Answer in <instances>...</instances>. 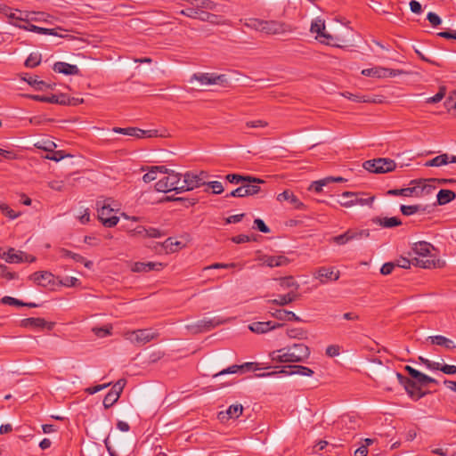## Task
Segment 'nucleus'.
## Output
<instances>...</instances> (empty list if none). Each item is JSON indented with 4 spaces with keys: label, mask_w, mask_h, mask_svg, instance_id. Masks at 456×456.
<instances>
[{
    "label": "nucleus",
    "mask_w": 456,
    "mask_h": 456,
    "mask_svg": "<svg viewBox=\"0 0 456 456\" xmlns=\"http://www.w3.org/2000/svg\"><path fill=\"white\" fill-rule=\"evenodd\" d=\"M12 25H13L15 27H18L20 28L28 30V31L37 33V34L59 36L54 28H41V27H38V26H36V25H33V24H29L28 26H25V25H21V24H19V23H15V22H12Z\"/></svg>",
    "instance_id": "cd10ccee"
},
{
    "label": "nucleus",
    "mask_w": 456,
    "mask_h": 456,
    "mask_svg": "<svg viewBox=\"0 0 456 456\" xmlns=\"http://www.w3.org/2000/svg\"><path fill=\"white\" fill-rule=\"evenodd\" d=\"M158 333L151 330L142 329L134 331H128L125 334L126 339L135 346H143L158 337Z\"/></svg>",
    "instance_id": "0eeeda50"
},
{
    "label": "nucleus",
    "mask_w": 456,
    "mask_h": 456,
    "mask_svg": "<svg viewBox=\"0 0 456 456\" xmlns=\"http://www.w3.org/2000/svg\"><path fill=\"white\" fill-rule=\"evenodd\" d=\"M427 20L433 27H437L442 23L441 18L435 12H430L427 15Z\"/></svg>",
    "instance_id": "774afa93"
},
{
    "label": "nucleus",
    "mask_w": 456,
    "mask_h": 456,
    "mask_svg": "<svg viewBox=\"0 0 456 456\" xmlns=\"http://www.w3.org/2000/svg\"><path fill=\"white\" fill-rule=\"evenodd\" d=\"M206 183L202 181L200 175H196L194 173L187 172L183 175V180H181V185L178 188L182 192L191 191L195 188H199L205 185Z\"/></svg>",
    "instance_id": "9b49d317"
},
{
    "label": "nucleus",
    "mask_w": 456,
    "mask_h": 456,
    "mask_svg": "<svg viewBox=\"0 0 456 456\" xmlns=\"http://www.w3.org/2000/svg\"><path fill=\"white\" fill-rule=\"evenodd\" d=\"M335 426L338 429L343 431V435H346L350 434V431L355 430L359 425L356 418L349 415H343L335 423Z\"/></svg>",
    "instance_id": "2eb2a0df"
},
{
    "label": "nucleus",
    "mask_w": 456,
    "mask_h": 456,
    "mask_svg": "<svg viewBox=\"0 0 456 456\" xmlns=\"http://www.w3.org/2000/svg\"><path fill=\"white\" fill-rule=\"evenodd\" d=\"M327 180L328 179L323 178V179L313 182L309 187V190H314L316 192H321L322 191V187L328 184Z\"/></svg>",
    "instance_id": "0e129e2a"
},
{
    "label": "nucleus",
    "mask_w": 456,
    "mask_h": 456,
    "mask_svg": "<svg viewBox=\"0 0 456 456\" xmlns=\"http://www.w3.org/2000/svg\"><path fill=\"white\" fill-rule=\"evenodd\" d=\"M197 80L202 85H223L227 83V77L224 74L216 75L215 73H199L193 74L191 80Z\"/></svg>",
    "instance_id": "f8f14e48"
},
{
    "label": "nucleus",
    "mask_w": 456,
    "mask_h": 456,
    "mask_svg": "<svg viewBox=\"0 0 456 456\" xmlns=\"http://www.w3.org/2000/svg\"><path fill=\"white\" fill-rule=\"evenodd\" d=\"M362 195L363 193L360 192L344 191L341 196L345 200H340L339 204L345 208H350L355 205L370 206L375 198L373 196L363 198Z\"/></svg>",
    "instance_id": "6e6552de"
},
{
    "label": "nucleus",
    "mask_w": 456,
    "mask_h": 456,
    "mask_svg": "<svg viewBox=\"0 0 456 456\" xmlns=\"http://www.w3.org/2000/svg\"><path fill=\"white\" fill-rule=\"evenodd\" d=\"M268 126V123L262 119L250 120L245 123L247 128H265Z\"/></svg>",
    "instance_id": "5fc2aeb1"
},
{
    "label": "nucleus",
    "mask_w": 456,
    "mask_h": 456,
    "mask_svg": "<svg viewBox=\"0 0 456 456\" xmlns=\"http://www.w3.org/2000/svg\"><path fill=\"white\" fill-rule=\"evenodd\" d=\"M298 297L299 294L297 292L290 290L287 294L279 295L278 298L269 300L268 302L277 305L284 306L296 301L297 299H298Z\"/></svg>",
    "instance_id": "c756f323"
},
{
    "label": "nucleus",
    "mask_w": 456,
    "mask_h": 456,
    "mask_svg": "<svg viewBox=\"0 0 456 456\" xmlns=\"http://www.w3.org/2000/svg\"><path fill=\"white\" fill-rule=\"evenodd\" d=\"M310 349L304 344H294L270 353L272 361L276 362H301L308 359Z\"/></svg>",
    "instance_id": "f257e3e1"
},
{
    "label": "nucleus",
    "mask_w": 456,
    "mask_h": 456,
    "mask_svg": "<svg viewBox=\"0 0 456 456\" xmlns=\"http://www.w3.org/2000/svg\"><path fill=\"white\" fill-rule=\"evenodd\" d=\"M415 263H413L414 265L419 266L422 268H441L444 265V262H441L439 259H419L415 257L414 258Z\"/></svg>",
    "instance_id": "4c0bfd02"
},
{
    "label": "nucleus",
    "mask_w": 456,
    "mask_h": 456,
    "mask_svg": "<svg viewBox=\"0 0 456 456\" xmlns=\"http://www.w3.org/2000/svg\"><path fill=\"white\" fill-rule=\"evenodd\" d=\"M282 326H283V324H281V323L273 322H271V321H268V322H255L251 323L248 326V329L252 332H255V333H257V334H262V333H265V332H267L269 330H274V329H277V328H281Z\"/></svg>",
    "instance_id": "a211bd4d"
},
{
    "label": "nucleus",
    "mask_w": 456,
    "mask_h": 456,
    "mask_svg": "<svg viewBox=\"0 0 456 456\" xmlns=\"http://www.w3.org/2000/svg\"><path fill=\"white\" fill-rule=\"evenodd\" d=\"M264 180L260 182H242L246 196H253L260 192L261 189L259 184L264 183Z\"/></svg>",
    "instance_id": "ea45409f"
},
{
    "label": "nucleus",
    "mask_w": 456,
    "mask_h": 456,
    "mask_svg": "<svg viewBox=\"0 0 456 456\" xmlns=\"http://www.w3.org/2000/svg\"><path fill=\"white\" fill-rule=\"evenodd\" d=\"M412 186L402 189H391L387 191L389 196L403 197H421L424 194H429L435 189V185L424 183V180H412Z\"/></svg>",
    "instance_id": "7ed1b4c3"
},
{
    "label": "nucleus",
    "mask_w": 456,
    "mask_h": 456,
    "mask_svg": "<svg viewBox=\"0 0 456 456\" xmlns=\"http://www.w3.org/2000/svg\"><path fill=\"white\" fill-rule=\"evenodd\" d=\"M389 373L391 376L396 377L411 399L417 401L428 394L427 391L422 390V387L414 379L407 378L399 372L389 371Z\"/></svg>",
    "instance_id": "39448f33"
},
{
    "label": "nucleus",
    "mask_w": 456,
    "mask_h": 456,
    "mask_svg": "<svg viewBox=\"0 0 456 456\" xmlns=\"http://www.w3.org/2000/svg\"><path fill=\"white\" fill-rule=\"evenodd\" d=\"M456 163V156H449L446 153L440 154L432 159L428 160L424 166L425 167H441L446 165L448 163Z\"/></svg>",
    "instance_id": "393cba45"
},
{
    "label": "nucleus",
    "mask_w": 456,
    "mask_h": 456,
    "mask_svg": "<svg viewBox=\"0 0 456 456\" xmlns=\"http://www.w3.org/2000/svg\"><path fill=\"white\" fill-rule=\"evenodd\" d=\"M362 166L367 171L375 174L388 173L396 167V164L393 159L385 158L367 160Z\"/></svg>",
    "instance_id": "423d86ee"
},
{
    "label": "nucleus",
    "mask_w": 456,
    "mask_h": 456,
    "mask_svg": "<svg viewBox=\"0 0 456 456\" xmlns=\"http://www.w3.org/2000/svg\"><path fill=\"white\" fill-rule=\"evenodd\" d=\"M242 405L236 403L230 405L227 410L220 411L217 417L221 422L225 423L230 419H238L242 414Z\"/></svg>",
    "instance_id": "dca6fc26"
},
{
    "label": "nucleus",
    "mask_w": 456,
    "mask_h": 456,
    "mask_svg": "<svg viewBox=\"0 0 456 456\" xmlns=\"http://www.w3.org/2000/svg\"><path fill=\"white\" fill-rule=\"evenodd\" d=\"M289 370H287L285 368H282L279 371H272L267 373H262L257 374V377L264 378V377H271V376H276L278 374H284V375H302V376H312L314 374V370H311L308 367L302 366V365H294V366H289L288 367Z\"/></svg>",
    "instance_id": "9d476101"
},
{
    "label": "nucleus",
    "mask_w": 456,
    "mask_h": 456,
    "mask_svg": "<svg viewBox=\"0 0 456 456\" xmlns=\"http://www.w3.org/2000/svg\"><path fill=\"white\" fill-rule=\"evenodd\" d=\"M315 38L322 44L329 45H335V37L327 33L326 30H322V32L318 33L315 37Z\"/></svg>",
    "instance_id": "c03bdc74"
},
{
    "label": "nucleus",
    "mask_w": 456,
    "mask_h": 456,
    "mask_svg": "<svg viewBox=\"0 0 456 456\" xmlns=\"http://www.w3.org/2000/svg\"><path fill=\"white\" fill-rule=\"evenodd\" d=\"M419 209H420V206H419V205H411V206L402 205L400 208L402 214L404 216H411V215L419 212Z\"/></svg>",
    "instance_id": "603ef678"
},
{
    "label": "nucleus",
    "mask_w": 456,
    "mask_h": 456,
    "mask_svg": "<svg viewBox=\"0 0 456 456\" xmlns=\"http://www.w3.org/2000/svg\"><path fill=\"white\" fill-rule=\"evenodd\" d=\"M207 21L211 23V24H214V25H225V24H227L226 20L223 16L213 14V13L209 14L208 20Z\"/></svg>",
    "instance_id": "bf43d9fd"
},
{
    "label": "nucleus",
    "mask_w": 456,
    "mask_h": 456,
    "mask_svg": "<svg viewBox=\"0 0 456 456\" xmlns=\"http://www.w3.org/2000/svg\"><path fill=\"white\" fill-rule=\"evenodd\" d=\"M158 174L154 170L153 167H148V172L143 175L142 180L144 183H150L151 181H154L158 178Z\"/></svg>",
    "instance_id": "69168bd1"
},
{
    "label": "nucleus",
    "mask_w": 456,
    "mask_h": 456,
    "mask_svg": "<svg viewBox=\"0 0 456 456\" xmlns=\"http://www.w3.org/2000/svg\"><path fill=\"white\" fill-rule=\"evenodd\" d=\"M119 399V395L114 393H108L103 399V406L105 409H109L113 406L118 400Z\"/></svg>",
    "instance_id": "de8ad7c7"
},
{
    "label": "nucleus",
    "mask_w": 456,
    "mask_h": 456,
    "mask_svg": "<svg viewBox=\"0 0 456 456\" xmlns=\"http://www.w3.org/2000/svg\"><path fill=\"white\" fill-rule=\"evenodd\" d=\"M437 205L443 206L445 205L456 198V193L451 190L442 189L437 193Z\"/></svg>",
    "instance_id": "c9c22d12"
},
{
    "label": "nucleus",
    "mask_w": 456,
    "mask_h": 456,
    "mask_svg": "<svg viewBox=\"0 0 456 456\" xmlns=\"http://www.w3.org/2000/svg\"><path fill=\"white\" fill-rule=\"evenodd\" d=\"M24 80L28 83L31 86L35 87L37 90H45L46 88L53 89L55 86L46 83L45 81L39 80L37 76H28V77H24Z\"/></svg>",
    "instance_id": "e433bc0d"
},
{
    "label": "nucleus",
    "mask_w": 456,
    "mask_h": 456,
    "mask_svg": "<svg viewBox=\"0 0 456 456\" xmlns=\"http://www.w3.org/2000/svg\"><path fill=\"white\" fill-rule=\"evenodd\" d=\"M419 361L423 363L428 369L432 370H438L440 368V363L436 362H431L423 356L419 357Z\"/></svg>",
    "instance_id": "052dcab7"
},
{
    "label": "nucleus",
    "mask_w": 456,
    "mask_h": 456,
    "mask_svg": "<svg viewBox=\"0 0 456 456\" xmlns=\"http://www.w3.org/2000/svg\"><path fill=\"white\" fill-rule=\"evenodd\" d=\"M276 280L279 281L281 288L283 289H293V291L297 292V289H299V284L295 281V279L292 276L281 277Z\"/></svg>",
    "instance_id": "a19ab883"
},
{
    "label": "nucleus",
    "mask_w": 456,
    "mask_h": 456,
    "mask_svg": "<svg viewBox=\"0 0 456 456\" xmlns=\"http://www.w3.org/2000/svg\"><path fill=\"white\" fill-rule=\"evenodd\" d=\"M1 302H2V304L8 305H15V306H23L24 305V302H22L17 298L12 297H8V296L4 297L1 299Z\"/></svg>",
    "instance_id": "e2e57ef3"
},
{
    "label": "nucleus",
    "mask_w": 456,
    "mask_h": 456,
    "mask_svg": "<svg viewBox=\"0 0 456 456\" xmlns=\"http://www.w3.org/2000/svg\"><path fill=\"white\" fill-rule=\"evenodd\" d=\"M21 326L25 328H38V329H45L52 330L53 327V323L50 322L48 323L45 319L43 318H26L21 321Z\"/></svg>",
    "instance_id": "412c9836"
},
{
    "label": "nucleus",
    "mask_w": 456,
    "mask_h": 456,
    "mask_svg": "<svg viewBox=\"0 0 456 456\" xmlns=\"http://www.w3.org/2000/svg\"><path fill=\"white\" fill-rule=\"evenodd\" d=\"M402 71L398 69H387L382 67H375L371 69H365L362 74L367 77H393L400 74Z\"/></svg>",
    "instance_id": "ddd939ff"
},
{
    "label": "nucleus",
    "mask_w": 456,
    "mask_h": 456,
    "mask_svg": "<svg viewBox=\"0 0 456 456\" xmlns=\"http://www.w3.org/2000/svg\"><path fill=\"white\" fill-rule=\"evenodd\" d=\"M98 217L105 227H114L119 221L116 213L119 210V204L112 199H105L96 202Z\"/></svg>",
    "instance_id": "f03ea898"
},
{
    "label": "nucleus",
    "mask_w": 456,
    "mask_h": 456,
    "mask_svg": "<svg viewBox=\"0 0 456 456\" xmlns=\"http://www.w3.org/2000/svg\"><path fill=\"white\" fill-rule=\"evenodd\" d=\"M181 177L182 175L180 173L170 171L167 175L159 178V181L155 183V189L159 192H168V191H175L176 193H181L178 189L181 185Z\"/></svg>",
    "instance_id": "20e7f679"
},
{
    "label": "nucleus",
    "mask_w": 456,
    "mask_h": 456,
    "mask_svg": "<svg viewBox=\"0 0 456 456\" xmlns=\"http://www.w3.org/2000/svg\"><path fill=\"white\" fill-rule=\"evenodd\" d=\"M60 253L61 254V257H69V258L73 259L75 262L82 263L88 269H90L93 266L92 261L86 260L81 255L74 253L69 249L61 248Z\"/></svg>",
    "instance_id": "2f4dec72"
},
{
    "label": "nucleus",
    "mask_w": 456,
    "mask_h": 456,
    "mask_svg": "<svg viewBox=\"0 0 456 456\" xmlns=\"http://www.w3.org/2000/svg\"><path fill=\"white\" fill-rule=\"evenodd\" d=\"M23 256L25 253L17 251L14 248H9L7 252L4 253L2 257L8 263H20L24 261Z\"/></svg>",
    "instance_id": "72a5a7b5"
},
{
    "label": "nucleus",
    "mask_w": 456,
    "mask_h": 456,
    "mask_svg": "<svg viewBox=\"0 0 456 456\" xmlns=\"http://www.w3.org/2000/svg\"><path fill=\"white\" fill-rule=\"evenodd\" d=\"M158 131L157 130H142L136 127L135 138H151L157 137Z\"/></svg>",
    "instance_id": "8fccbe9b"
},
{
    "label": "nucleus",
    "mask_w": 456,
    "mask_h": 456,
    "mask_svg": "<svg viewBox=\"0 0 456 456\" xmlns=\"http://www.w3.org/2000/svg\"><path fill=\"white\" fill-rule=\"evenodd\" d=\"M264 265L269 267H278L284 266L290 263L289 259L285 256H263Z\"/></svg>",
    "instance_id": "bb28decb"
},
{
    "label": "nucleus",
    "mask_w": 456,
    "mask_h": 456,
    "mask_svg": "<svg viewBox=\"0 0 456 456\" xmlns=\"http://www.w3.org/2000/svg\"><path fill=\"white\" fill-rule=\"evenodd\" d=\"M224 322V321L221 320L220 318H212L208 319L204 318L202 320H200L196 324V332H204L208 331L214 328H216L218 325H221Z\"/></svg>",
    "instance_id": "5701e85b"
},
{
    "label": "nucleus",
    "mask_w": 456,
    "mask_h": 456,
    "mask_svg": "<svg viewBox=\"0 0 456 456\" xmlns=\"http://www.w3.org/2000/svg\"><path fill=\"white\" fill-rule=\"evenodd\" d=\"M0 210L4 216H8L10 219H15L19 216V214H17L5 203L0 204Z\"/></svg>",
    "instance_id": "864d4df0"
},
{
    "label": "nucleus",
    "mask_w": 456,
    "mask_h": 456,
    "mask_svg": "<svg viewBox=\"0 0 456 456\" xmlns=\"http://www.w3.org/2000/svg\"><path fill=\"white\" fill-rule=\"evenodd\" d=\"M270 367H265V369H269ZM261 368L258 367V364L257 363H255V362H245L243 364H240V365H237V364H234V365H232L226 369H224L215 374H213V378H217L219 376H223V375H225V374H233V373H237L239 370H260Z\"/></svg>",
    "instance_id": "4468645a"
},
{
    "label": "nucleus",
    "mask_w": 456,
    "mask_h": 456,
    "mask_svg": "<svg viewBox=\"0 0 456 456\" xmlns=\"http://www.w3.org/2000/svg\"><path fill=\"white\" fill-rule=\"evenodd\" d=\"M112 131L114 133H118V134H125V135H129V136L134 137L135 136V132H136V127H126V128L113 127Z\"/></svg>",
    "instance_id": "680f3d73"
},
{
    "label": "nucleus",
    "mask_w": 456,
    "mask_h": 456,
    "mask_svg": "<svg viewBox=\"0 0 456 456\" xmlns=\"http://www.w3.org/2000/svg\"><path fill=\"white\" fill-rule=\"evenodd\" d=\"M53 70L64 75H78L79 69L77 65L69 64L64 61H57L53 64Z\"/></svg>",
    "instance_id": "a878e982"
},
{
    "label": "nucleus",
    "mask_w": 456,
    "mask_h": 456,
    "mask_svg": "<svg viewBox=\"0 0 456 456\" xmlns=\"http://www.w3.org/2000/svg\"><path fill=\"white\" fill-rule=\"evenodd\" d=\"M432 245L426 241H419L412 247V250L416 255L426 256L430 253Z\"/></svg>",
    "instance_id": "79ce46f5"
},
{
    "label": "nucleus",
    "mask_w": 456,
    "mask_h": 456,
    "mask_svg": "<svg viewBox=\"0 0 456 456\" xmlns=\"http://www.w3.org/2000/svg\"><path fill=\"white\" fill-rule=\"evenodd\" d=\"M271 315L280 321H302L300 317L295 314V313L283 309H277L274 312L271 313Z\"/></svg>",
    "instance_id": "473e14b6"
},
{
    "label": "nucleus",
    "mask_w": 456,
    "mask_h": 456,
    "mask_svg": "<svg viewBox=\"0 0 456 456\" xmlns=\"http://www.w3.org/2000/svg\"><path fill=\"white\" fill-rule=\"evenodd\" d=\"M192 6H196L198 9H207L211 11H216L217 4L211 0H186Z\"/></svg>",
    "instance_id": "58836bf2"
},
{
    "label": "nucleus",
    "mask_w": 456,
    "mask_h": 456,
    "mask_svg": "<svg viewBox=\"0 0 456 456\" xmlns=\"http://www.w3.org/2000/svg\"><path fill=\"white\" fill-rule=\"evenodd\" d=\"M126 386V380L121 379H118L114 385L113 387H111V389L109 391L110 393H114V394H117V395H121L124 387Z\"/></svg>",
    "instance_id": "13d9d810"
},
{
    "label": "nucleus",
    "mask_w": 456,
    "mask_h": 456,
    "mask_svg": "<svg viewBox=\"0 0 456 456\" xmlns=\"http://www.w3.org/2000/svg\"><path fill=\"white\" fill-rule=\"evenodd\" d=\"M286 335L290 338L303 339L306 338V331L301 328L288 329Z\"/></svg>",
    "instance_id": "49530a36"
},
{
    "label": "nucleus",
    "mask_w": 456,
    "mask_h": 456,
    "mask_svg": "<svg viewBox=\"0 0 456 456\" xmlns=\"http://www.w3.org/2000/svg\"><path fill=\"white\" fill-rule=\"evenodd\" d=\"M428 340L432 345L440 346L448 350H452V349L456 348V345L454 344V342L452 339H450L444 336H442V335L430 336L428 338Z\"/></svg>",
    "instance_id": "c85d7f7f"
},
{
    "label": "nucleus",
    "mask_w": 456,
    "mask_h": 456,
    "mask_svg": "<svg viewBox=\"0 0 456 456\" xmlns=\"http://www.w3.org/2000/svg\"><path fill=\"white\" fill-rule=\"evenodd\" d=\"M277 200L280 202L289 201L296 208H301L304 206L297 197L289 190H285L281 193L278 194Z\"/></svg>",
    "instance_id": "7c9ffc66"
},
{
    "label": "nucleus",
    "mask_w": 456,
    "mask_h": 456,
    "mask_svg": "<svg viewBox=\"0 0 456 456\" xmlns=\"http://www.w3.org/2000/svg\"><path fill=\"white\" fill-rule=\"evenodd\" d=\"M289 30L286 24L276 21V20H265L263 32L269 35H279Z\"/></svg>",
    "instance_id": "6ab92c4d"
},
{
    "label": "nucleus",
    "mask_w": 456,
    "mask_h": 456,
    "mask_svg": "<svg viewBox=\"0 0 456 456\" xmlns=\"http://www.w3.org/2000/svg\"><path fill=\"white\" fill-rule=\"evenodd\" d=\"M42 55L39 53H32L28 55L27 60L25 61V66L27 68H35L38 66L41 62Z\"/></svg>",
    "instance_id": "a18cd8bd"
},
{
    "label": "nucleus",
    "mask_w": 456,
    "mask_h": 456,
    "mask_svg": "<svg viewBox=\"0 0 456 456\" xmlns=\"http://www.w3.org/2000/svg\"><path fill=\"white\" fill-rule=\"evenodd\" d=\"M264 21L265 20L259 19H249L244 25L248 28L263 32Z\"/></svg>",
    "instance_id": "09e8293b"
},
{
    "label": "nucleus",
    "mask_w": 456,
    "mask_h": 456,
    "mask_svg": "<svg viewBox=\"0 0 456 456\" xmlns=\"http://www.w3.org/2000/svg\"><path fill=\"white\" fill-rule=\"evenodd\" d=\"M28 97L30 99H33L37 102H49V103H53V104H54V102H58V99L55 97V94H53L51 96L29 95Z\"/></svg>",
    "instance_id": "4d7b16f0"
},
{
    "label": "nucleus",
    "mask_w": 456,
    "mask_h": 456,
    "mask_svg": "<svg viewBox=\"0 0 456 456\" xmlns=\"http://www.w3.org/2000/svg\"><path fill=\"white\" fill-rule=\"evenodd\" d=\"M30 279L40 286L46 287L53 284L54 276L47 271L36 272L30 275Z\"/></svg>",
    "instance_id": "4be33fe9"
},
{
    "label": "nucleus",
    "mask_w": 456,
    "mask_h": 456,
    "mask_svg": "<svg viewBox=\"0 0 456 456\" xmlns=\"http://www.w3.org/2000/svg\"><path fill=\"white\" fill-rule=\"evenodd\" d=\"M421 387H426L428 384H438V381L420 371L418 372L417 376L413 379Z\"/></svg>",
    "instance_id": "37998d69"
},
{
    "label": "nucleus",
    "mask_w": 456,
    "mask_h": 456,
    "mask_svg": "<svg viewBox=\"0 0 456 456\" xmlns=\"http://www.w3.org/2000/svg\"><path fill=\"white\" fill-rule=\"evenodd\" d=\"M324 29H325L324 20H322L321 19H315L314 20L312 21L311 28H310V31L312 33H315L317 35L318 33L322 32V30H324Z\"/></svg>",
    "instance_id": "3c124183"
},
{
    "label": "nucleus",
    "mask_w": 456,
    "mask_h": 456,
    "mask_svg": "<svg viewBox=\"0 0 456 456\" xmlns=\"http://www.w3.org/2000/svg\"><path fill=\"white\" fill-rule=\"evenodd\" d=\"M60 283L65 287H76L77 285L80 284V281L78 279L75 278V277H69V276H66L64 278H62L61 280H60Z\"/></svg>",
    "instance_id": "6e6d98bb"
},
{
    "label": "nucleus",
    "mask_w": 456,
    "mask_h": 456,
    "mask_svg": "<svg viewBox=\"0 0 456 456\" xmlns=\"http://www.w3.org/2000/svg\"><path fill=\"white\" fill-rule=\"evenodd\" d=\"M163 267L164 265L159 262H135L131 269L134 273H148L151 271H160Z\"/></svg>",
    "instance_id": "aec40b11"
},
{
    "label": "nucleus",
    "mask_w": 456,
    "mask_h": 456,
    "mask_svg": "<svg viewBox=\"0 0 456 456\" xmlns=\"http://www.w3.org/2000/svg\"><path fill=\"white\" fill-rule=\"evenodd\" d=\"M370 236L369 230L348 229L343 234L333 237L331 240L338 245H345L354 240H361Z\"/></svg>",
    "instance_id": "1a4fd4ad"
},
{
    "label": "nucleus",
    "mask_w": 456,
    "mask_h": 456,
    "mask_svg": "<svg viewBox=\"0 0 456 456\" xmlns=\"http://www.w3.org/2000/svg\"><path fill=\"white\" fill-rule=\"evenodd\" d=\"M213 190L214 194H221L224 191L223 184L218 181L206 183Z\"/></svg>",
    "instance_id": "338daca9"
},
{
    "label": "nucleus",
    "mask_w": 456,
    "mask_h": 456,
    "mask_svg": "<svg viewBox=\"0 0 456 456\" xmlns=\"http://www.w3.org/2000/svg\"><path fill=\"white\" fill-rule=\"evenodd\" d=\"M371 222L379 225L382 228H394L402 224V221L397 216L392 217H379L376 216L371 219Z\"/></svg>",
    "instance_id": "b1692460"
},
{
    "label": "nucleus",
    "mask_w": 456,
    "mask_h": 456,
    "mask_svg": "<svg viewBox=\"0 0 456 456\" xmlns=\"http://www.w3.org/2000/svg\"><path fill=\"white\" fill-rule=\"evenodd\" d=\"M314 278L324 284L330 281H337L339 278V272H334V268L320 267L314 273Z\"/></svg>",
    "instance_id": "f3484780"
},
{
    "label": "nucleus",
    "mask_w": 456,
    "mask_h": 456,
    "mask_svg": "<svg viewBox=\"0 0 456 456\" xmlns=\"http://www.w3.org/2000/svg\"><path fill=\"white\" fill-rule=\"evenodd\" d=\"M225 179L234 184H238L242 182H260V178L252 175H242L239 174H229L225 176Z\"/></svg>",
    "instance_id": "f704fd0d"
}]
</instances>
